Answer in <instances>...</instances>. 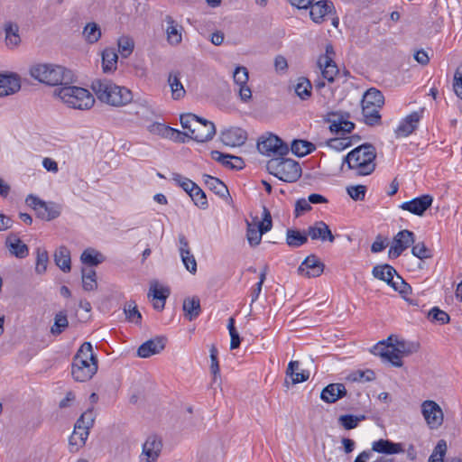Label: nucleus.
<instances>
[{
    "label": "nucleus",
    "instance_id": "052dcab7",
    "mask_svg": "<svg viewBox=\"0 0 462 462\" xmlns=\"http://www.w3.org/2000/svg\"><path fill=\"white\" fill-rule=\"evenodd\" d=\"M327 144L336 150V151H343L351 146V138L346 137H337L331 138L328 141Z\"/></svg>",
    "mask_w": 462,
    "mask_h": 462
},
{
    "label": "nucleus",
    "instance_id": "c85d7f7f",
    "mask_svg": "<svg viewBox=\"0 0 462 462\" xmlns=\"http://www.w3.org/2000/svg\"><path fill=\"white\" fill-rule=\"evenodd\" d=\"M307 231L289 228L286 231V244L292 248L300 247L308 242Z\"/></svg>",
    "mask_w": 462,
    "mask_h": 462
},
{
    "label": "nucleus",
    "instance_id": "2eb2a0df",
    "mask_svg": "<svg viewBox=\"0 0 462 462\" xmlns=\"http://www.w3.org/2000/svg\"><path fill=\"white\" fill-rule=\"evenodd\" d=\"M347 394L345 384L340 383H329L320 393V399L326 403H335Z\"/></svg>",
    "mask_w": 462,
    "mask_h": 462
},
{
    "label": "nucleus",
    "instance_id": "bb28decb",
    "mask_svg": "<svg viewBox=\"0 0 462 462\" xmlns=\"http://www.w3.org/2000/svg\"><path fill=\"white\" fill-rule=\"evenodd\" d=\"M202 177L206 186L214 193H216L221 198H225L227 195H229V191L226 185L219 179L208 174H203Z\"/></svg>",
    "mask_w": 462,
    "mask_h": 462
},
{
    "label": "nucleus",
    "instance_id": "0e129e2a",
    "mask_svg": "<svg viewBox=\"0 0 462 462\" xmlns=\"http://www.w3.org/2000/svg\"><path fill=\"white\" fill-rule=\"evenodd\" d=\"M233 78L236 85H246L249 79L247 69L241 66L236 67L234 71Z\"/></svg>",
    "mask_w": 462,
    "mask_h": 462
},
{
    "label": "nucleus",
    "instance_id": "a18cd8bd",
    "mask_svg": "<svg viewBox=\"0 0 462 462\" xmlns=\"http://www.w3.org/2000/svg\"><path fill=\"white\" fill-rule=\"evenodd\" d=\"M311 83L304 77L299 78L295 87V92L302 100L308 99L311 96Z\"/></svg>",
    "mask_w": 462,
    "mask_h": 462
},
{
    "label": "nucleus",
    "instance_id": "13d9d810",
    "mask_svg": "<svg viewBox=\"0 0 462 462\" xmlns=\"http://www.w3.org/2000/svg\"><path fill=\"white\" fill-rule=\"evenodd\" d=\"M134 50V42L128 37H121L118 39V51L124 58H127Z\"/></svg>",
    "mask_w": 462,
    "mask_h": 462
},
{
    "label": "nucleus",
    "instance_id": "f8f14e48",
    "mask_svg": "<svg viewBox=\"0 0 462 462\" xmlns=\"http://www.w3.org/2000/svg\"><path fill=\"white\" fill-rule=\"evenodd\" d=\"M433 198L430 195H421L401 205V208L416 216H423L426 210L431 207Z\"/></svg>",
    "mask_w": 462,
    "mask_h": 462
},
{
    "label": "nucleus",
    "instance_id": "f257e3e1",
    "mask_svg": "<svg viewBox=\"0 0 462 462\" xmlns=\"http://www.w3.org/2000/svg\"><path fill=\"white\" fill-rule=\"evenodd\" d=\"M97 356L93 351L89 342H84L73 357L71 365V374L77 382H88L97 372Z\"/></svg>",
    "mask_w": 462,
    "mask_h": 462
},
{
    "label": "nucleus",
    "instance_id": "e433bc0d",
    "mask_svg": "<svg viewBox=\"0 0 462 462\" xmlns=\"http://www.w3.org/2000/svg\"><path fill=\"white\" fill-rule=\"evenodd\" d=\"M124 312L125 314V319L129 322H133L135 324H140L142 320V315L137 309V305L134 300H128L124 305Z\"/></svg>",
    "mask_w": 462,
    "mask_h": 462
},
{
    "label": "nucleus",
    "instance_id": "8fccbe9b",
    "mask_svg": "<svg viewBox=\"0 0 462 462\" xmlns=\"http://www.w3.org/2000/svg\"><path fill=\"white\" fill-rule=\"evenodd\" d=\"M348 379L353 382H372L375 379V374L371 369L356 370L349 374Z\"/></svg>",
    "mask_w": 462,
    "mask_h": 462
},
{
    "label": "nucleus",
    "instance_id": "774afa93",
    "mask_svg": "<svg viewBox=\"0 0 462 462\" xmlns=\"http://www.w3.org/2000/svg\"><path fill=\"white\" fill-rule=\"evenodd\" d=\"M453 88L456 95L462 99V66L455 72Z\"/></svg>",
    "mask_w": 462,
    "mask_h": 462
},
{
    "label": "nucleus",
    "instance_id": "bf43d9fd",
    "mask_svg": "<svg viewBox=\"0 0 462 462\" xmlns=\"http://www.w3.org/2000/svg\"><path fill=\"white\" fill-rule=\"evenodd\" d=\"M150 132L169 139L170 137H172V134L175 133L174 128L167 126L161 123L152 124L150 126Z\"/></svg>",
    "mask_w": 462,
    "mask_h": 462
},
{
    "label": "nucleus",
    "instance_id": "5fc2aeb1",
    "mask_svg": "<svg viewBox=\"0 0 462 462\" xmlns=\"http://www.w3.org/2000/svg\"><path fill=\"white\" fill-rule=\"evenodd\" d=\"M446 452L447 443L444 439H440L429 457L428 462H443Z\"/></svg>",
    "mask_w": 462,
    "mask_h": 462
},
{
    "label": "nucleus",
    "instance_id": "4be33fe9",
    "mask_svg": "<svg viewBox=\"0 0 462 462\" xmlns=\"http://www.w3.org/2000/svg\"><path fill=\"white\" fill-rule=\"evenodd\" d=\"M184 317L189 321L196 319L201 313L200 300L197 296L185 298L182 304Z\"/></svg>",
    "mask_w": 462,
    "mask_h": 462
},
{
    "label": "nucleus",
    "instance_id": "cd10ccee",
    "mask_svg": "<svg viewBox=\"0 0 462 462\" xmlns=\"http://www.w3.org/2000/svg\"><path fill=\"white\" fill-rule=\"evenodd\" d=\"M36 214L38 217L46 221H51L60 215V208L53 202L47 203L42 201Z\"/></svg>",
    "mask_w": 462,
    "mask_h": 462
},
{
    "label": "nucleus",
    "instance_id": "c03bdc74",
    "mask_svg": "<svg viewBox=\"0 0 462 462\" xmlns=\"http://www.w3.org/2000/svg\"><path fill=\"white\" fill-rule=\"evenodd\" d=\"M69 327L67 313L65 310L55 315L54 324L51 328L52 335H60Z\"/></svg>",
    "mask_w": 462,
    "mask_h": 462
},
{
    "label": "nucleus",
    "instance_id": "79ce46f5",
    "mask_svg": "<svg viewBox=\"0 0 462 462\" xmlns=\"http://www.w3.org/2000/svg\"><path fill=\"white\" fill-rule=\"evenodd\" d=\"M89 431L86 429H76V425L74 426V430L71 436L69 437V443L71 447H76V450L79 449V447L85 445L86 440Z\"/></svg>",
    "mask_w": 462,
    "mask_h": 462
},
{
    "label": "nucleus",
    "instance_id": "4468645a",
    "mask_svg": "<svg viewBox=\"0 0 462 462\" xmlns=\"http://www.w3.org/2000/svg\"><path fill=\"white\" fill-rule=\"evenodd\" d=\"M310 7V18L317 23H322L326 14L336 13L334 4L328 0H320L312 3Z\"/></svg>",
    "mask_w": 462,
    "mask_h": 462
},
{
    "label": "nucleus",
    "instance_id": "9d476101",
    "mask_svg": "<svg viewBox=\"0 0 462 462\" xmlns=\"http://www.w3.org/2000/svg\"><path fill=\"white\" fill-rule=\"evenodd\" d=\"M324 263L316 254L307 256L298 268V273L308 278L319 277L324 271Z\"/></svg>",
    "mask_w": 462,
    "mask_h": 462
},
{
    "label": "nucleus",
    "instance_id": "dca6fc26",
    "mask_svg": "<svg viewBox=\"0 0 462 462\" xmlns=\"http://www.w3.org/2000/svg\"><path fill=\"white\" fill-rule=\"evenodd\" d=\"M307 233L312 240L319 239L323 242L328 241L330 243H333L335 240L329 226L324 221H317L313 226H309Z\"/></svg>",
    "mask_w": 462,
    "mask_h": 462
},
{
    "label": "nucleus",
    "instance_id": "3c124183",
    "mask_svg": "<svg viewBox=\"0 0 462 462\" xmlns=\"http://www.w3.org/2000/svg\"><path fill=\"white\" fill-rule=\"evenodd\" d=\"M428 318L431 321L438 322L441 325L448 324L450 321L449 315L438 307H434L429 311Z\"/></svg>",
    "mask_w": 462,
    "mask_h": 462
},
{
    "label": "nucleus",
    "instance_id": "58836bf2",
    "mask_svg": "<svg viewBox=\"0 0 462 462\" xmlns=\"http://www.w3.org/2000/svg\"><path fill=\"white\" fill-rule=\"evenodd\" d=\"M5 41L7 45L17 46L21 40L18 34L19 27L11 22L5 24Z\"/></svg>",
    "mask_w": 462,
    "mask_h": 462
},
{
    "label": "nucleus",
    "instance_id": "680f3d73",
    "mask_svg": "<svg viewBox=\"0 0 462 462\" xmlns=\"http://www.w3.org/2000/svg\"><path fill=\"white\" fill-rule=\"evenodd\" d=\"M194 204L201 208H206L208 200L205 192L198 186L189 195Z\"/></svg>",
    "mask_w": 462,
    "mask_h": 462
},
{
    "label": "nucleus",
    "instance_id": "6e6d98bb",
    "mask_svg": "<svg viewBox=\"0 0 462 462\" xmlns=\"http://www.w3.org/2000/svg\"><path fill=\"white\" fill-rule=\"evenodd\" d=\"M201 118L194 114L188 113L181 115L180 120L181 126L189 131V134H191V129L195 127Z\"/></svg>",
    "mask_w": 462,
    "mask_h": 462
},
{
    "label": "nucleus",
    "instance_id": "6e6552de",
    "mask_svg": "<svg viewBox=\"0 0 462 462\" xmlns=\"http://www.w3.org/2000/svg\"><path fill=\"white\" fill-rule=\"evenodd\" d=\"M421 413L431 430L439 429L444 420V414L440 406L434 401L427 400L421 404Z\"/></svg>",
    "mask_w": 462,
    "mask_h": 462
},
{
    "label": "nucleus",
    "instance_id": "37998d69",
    "mask_svg": "<svg viewBox=\"0 0 462 462\" xmlns=\"http://www.w3.org/2000/svg\"><path fill=\"white\" fill-rule=\"evenodd\" d=\"M83 36L88 43L97 42L101 37V30L97 23H88L83 30Z\"/></svg>",
    "mask_w": 462,
    "mask_h": 462
},
{
    "label": "nucleus",
    "instance_id": "603ef678",
    "mask_svg": "<svg viewBox=\"0 0 462 462\" xmlns=\"http://www.w3.org/2000/svg\"><path fill=\"white\" fill-rule=\"evenodd\" d=\"M366 190V186L361 184L346 187L347 194L355 201H363L365 199Z\"/></svg>",
    "mask_w": 462,
    "mask_h": 462
},
{
    "label": "nucleus",
    "instance_id": "f03ea898",
    "mask_svg": "<svg viewBox=\"0 0 462 462\" xmlns=\"http://www.w3.org/2000/svg\"><path fill=\"white\" fill-rule=\"evenodd\" d=\"M376 149L369 143H363L350 151L344 158L343 162L348 169L355 170L356 176L372 174L375 168Z\"/></svg>",
    "mask_w": 462,
    "mask_h": 462
},
{
    "label": "nucleus",
    "instance_id": "a878e982",
    "mask_svg": "<svg viewBox=\"0 0 462 462\" xmlns=\"http://www.w3.org/2000/svg\"><path fill=\"white\" fill-rule=\"evenodd\" d=\"M55 264L64 273L71 270L70 252L66 246H60L54 254Z\"/></svg>",
    "mask_w": 462,
    "mask_h": 462
},
{
    "label": "nucleus",
    "instance_id": "aec40b11",
    "mask_svg": "<svg viewBox=\"0 0 462 462\" xmlns=\"http://www.w3.org/2000/svg\"><path fill=\"white\" fill-rule=\"evenodd\" d=\"M420 118L421 115L419 112H412L407 116L395 130L396 135L408 136L411 134L417 128Z\"/></svg>",
    "mask_w": 462,
    "mask_h": 462
},
{
    "label": "nucleus",
    "instance_id": "20e7f679",
    "mask_svg": "<svg viewBox=\"0 0 462 462\" xmlns=\"http://www.w3.org/2000/svg\"><path fill=\"white\" fill-rule=\"evenodd\" d=\"M30 75L41 83L50 86H62L73 82L71 70L55 64H35L30 69Z\"/></svg>",
    "mask_w": 462,
    "mask_h": 462
},
{
    "label": "nucleus",
    "instance_id": "7c9ffc66",
    "mask_svg": "<svg viewBox=\"0 0 462 462\" xmlns=\"http://www.w3.org/2000/svg\"><path fill=\"white\" fill-rule=\"evenodd\" d=\"M315 149L316 146L314 143L300 139L293 140L291 146L292 153L298 157H304L307 154L311 153Z\"/></svg>",
    "mask_w": 462,
    "mask_h": 462
},
{
    "label": "nucleus",
    "instance_id": "5701e85b",
    "mask_svg": "<svg viewBox=\"0 0 462 462\" xmlns=\"http://www.w3.org/2000/svg\"><path fill=\"white\" fill-rule=\"evenodd\" d=\"M5 245L11 254L17 258H25L29 254L28 246L14 235H11L7 237Z\"/></svg>",
    "mask_w": 462,
    "mask_h": 462
},
{
    "label": "nucleus",
    "instance_id": "1a4fd4ad",
    "mask_svg": "<svg viewBox=\"0 0 462 462\" xmlns=\"http://www.w3.org/2000/svg\"><path fill=\"white\" fill-rule=\"evenodd\" d=\"M162 448V439L158 436H149L143 445L140 462H156L161 454Z\"/></svg>",
    "mask_w": 462,
    "mask_h": 462
},
{
    "label": "nucleus",
    "instance_id": "6ab92c4d",
    "mask_svg": "<svg viewBox=\"0 0 462 462\" xmlns=\"http://www.w3.org/2000/svg\"><path fill=\"white\" fill-rule=\"evenodd\" d=\"M21 82L16 75H0V97H6L18 92Z\"/></svg>",
    "mask_w": 462,
    "mask_h": 462
},
{
    "label": "nucleus",
    "instance_id": "393cba45",
    "mask_svg": "<svg viewBox=\"0 0 462 462\" xmlns=\"http://www.w3.org/2000/svg\"><path fill=\"white\" fill-rule=\"evenodd\" d=\"M384 104V97L383 93L374 88H371L367 89L362 98L361 106H368L373 107H383Z\"/></svg>",
    "mask_w": 462,
    "mask_h": 462
},
{
    "label": "nucleus",
    "instance_id": "864d4df0",
    "mask_svg": "<svg viewBox=\"0 0 462 462\" xmlns=\"http://www.w3.org/2000/svg\"><path fill=\"white\" fill-rule=\"evenodd\" d=\"M172 180L176 181V183L180 186L189 194V196L193 191V189H196L198 187V185L191 180L183 177L179 173H172Z\"/></svg>",
    "mask_w": 462,
    "mask_h": 462
},
{
    "label": "nucleus",
    "instance_id": "473e14b6",
    "mask_svg": "<svg viewBox=\"0 0 462 462\" xmlns=\"http://www.w3.org/2000/svg\"><path fill=\"white\" fill-rule=\"evenodd\" d=\"M117 53L114 49H106L102 52V69L105 73H109L116 69Z\"/></svg>",
    "mask_w": 462,
    "mask_h": 462
},
{
    "label": "nucleus",
    "instance_id": "f704fd0d",
    "mask_svg": "<svg viewBox=\"0 0 462 462\" xmlns=\"http://www.w3.org/2000/svg\"><path fill=\"white\" fill-rule=\"evenodd\" d=\"M382 107H373L362 106V114L364 121L367 125L374 126L381 124V115L379 113Z\"/></svg>",
    "mask_w": 462,
    "mask_h": 462
},
{
    "label": "nucleus",
    "instance_id": "e2e57ef3",
    "mask_svg": "<svg viewBox=\"0 0 462 462\" xmlns=\"http://www.w3.org/2000/svg\"><path fill=\"white\" fill-rule=\"evenodd\" d=\"M411 254L420 260L428 259L432 256L430 250L425 245L423 242L413 245L411 248Z\"/></svg>",
    "mask_w": 462,
    "mask_h": 462
},
{
    "label": "nucleus",
    "instance_id": "ea45409f",
    "mask_svg": "<svg viewBox=\"0 0 462 462\" xmlns=\"http://www.w3.org/2000/svg\"><path fill=\"white\" fill-rule=\"evenodd\" d=\"M365 420V415H353V414H345L341 415L338 418V423L340 426H342L345 430H350L353 429H356L359 422Z\"/></svg>",
    "mask_w": 462,
    "mask_h": 462
},
{
    "label": "nucleus",
    "instance_id": "b1692460",
    "mask_svg": "<svg viewBox=\"0 0 462 462\" xmlns=\"http://www.w3.org/2000/svg\"><path fill=\"white\" fill-rule=\"evenodd\" d=\"M372 273L375 278L386 282L390 286L398 275L396 270L387 263L374 266Z\"/></svg>",
    "mask_w": 462,
    "mask_h": 462
},
{
    "label": "nucleus",
    "instance_id": "7ed1b4c3",
    "mask_svg": "<svg viewBox=\"0 0 462 462\" xmlns=\"http://www.w3.org/2000/svg\"><path fill=\"white\" fill-rule=\"evenodd\" d=\"M91 88L99 101L112 106H125L133 99L130 89L117 86L106 79H95L91 84Z\"/></svg>",
    "mask_w": 462,
    "mask_h": 462
},
{
    "label": "nucleus",
    "instance_id": "2f4dec72",
    "mask_svg": "<svg viewBox=\"0 0 462 462\" xmlns=\"http://www.w3.org/2000/svg\"><path fill=\"white\" fill-rule=\"evenodd\" d=\"M180 76L179 72H171L168 78V83L171 89L172 98L175 100L182 98L186 93L183 85L180 80Z\"/></svg>",
    "mask_w": 462,
    "mask_h": 462
},
{
    "label": "nucleus",
    "instance_id": "a19ab883",
    "mask_svg": "<svg viewBox=\"0 0 462 462\" xmlns=\"http://www.w3.org/2000/svg\"><path fill=\"white\" fill-rule=\"evenodd\" d=\"M415 242V237L413 232L404 229L397 233V235L393 238V243H396L398 245H401V248H403L405 251L408 247H410Z\"/></svg>",
    "mask_w": 462,
    "mask_h": 462
},
{
    "label": "nucleus",
    "instance_id": "9b49d317",
    "mask_svg": "<svg viewBox=\"0 0 462 462\" xmlns=\"http://www.w3.org/2000/svg\"><path fill=\"white\" fill-rule=\"evenodd\" d=\"M215 134V125L211 121L201 118L195 127L191 129V134L189 137L197 142L204 143L211 140Z\"/></svg>",
    "mask_w": 462,
    "mask_h": 462
},
{
    "label": "nucleus",
    "instance_id": "39448f33",
    "mask_svg": "<svg viewBox=\"0 0 462 462\" xmlns=\"http://www.w3.org/2000/svg\"><path fill=\"white\" fill-rule=\"evenodd\" d=\"M54 96L58 97L67 106L74 109L87 110L95 104L93 95L86 88L71 84L57 88Z\"/></svg>",
    "mask_w": 462,
    "mask_h": 462
},
{
    "label": "nucleus",
    "instance_id": "69168bd1",
    "mask_svg": "<svg viewBox=\"0 0 462 462\" xmlns=\"http://www.w3.org/2000/svg\"><path fill=\"white\" fill-rule=\"evenodd\" d=\"M389 350H391L389 345L386 344V341L382 340L373 346L371 352L385 359L388 356Z\"/></svg>",
    "mask_w": 462,
    "mask_h": 462
},
{
    "label": "nucleus",
    "instance_id": "f3484780",
    "mask_svg": "<svg viewBox=\"0 0 462 462\" xmlns=\"http://www.w3.org/2000/svg\"><path fill=\"white\" fill-rule=\"evenodd\" d=\"M247 134L239 127H233L222 132L221 141L227 146H240L245 143Z\"/></svg>",
    "mask_w": 462,
    "mask_h": 462
},
{
    "label": "nucleus",
    "instance_id": "de8ad7c7",
    "mask_svg": "<svg viewBox=\"0 0 462 462\" xmlns=\"http://www.w3.org/2000/svg\"><path fill=\"white\" fill-rule=\"evenodd\" d=\"M96 272L94 270L86 271L82 268V283L85 291H93L97 288Z\"/></svg>",
    "mask_w": 462,
    "mask_h": 462
},
{
    "label": "nucleus",
    "instance_id": "09e8293b",
    "mask_svg": "<svg viewBox=\"0 0 462 462\" xmlns=\"http://www.w3.org/2000/svg\"><path fill=\"white\" fill-rule=\"evenodd\" d=\"M48 262H49L48 252L43 248H37L35 272L39 274L44 273L47 270Z\"/></svg>",
    "mask_w": 462,
    "mask_h": 462
},
{
    "label": "nucleus",
    "instance_id": "4c0bfd02",
    "mask_svg": "<svg viewBox=\"0 0 462 462\" xmlns=\"http://www.w3.org/2000/svg\"><path fill=\"white\" fill-rule=\"evenodd\" d=\"M394 349L402 356H409L419 351L420 343L396 339Z\"/></svg>",
    "mask_w": 462,
    "mask_h": 462
},
{
    "label": "nucleus",
    "instance_id": "49530a36",
    "mask_svg": "<svg viewBox=\"0 0 462 462\" xmlns=\"http://www.w3.org/2000/svg\"><path fill=\"white\" fill-rule=\"evenodd\" d=\"M95 421L93 408L88 409L76 421V429H86L89 431Z\"/></svg>",
    "mask_w": 462,
    "mask_h": 462
},
{
    "label": "nucleus",
    "instance_id": "c9c22d12",
    "mask_svg": "<svg viewBox=\"0 0 462 462\" xmlns=\"http://www.w3.org/2000/svg\"><path fill=\"white\" fill-rule=\"evenodd\" d=\"M257 217L254 218V223H247L246 228V238L249 245L253 247L258 245L261 243L262 236L263 235V231L256 225Z\"/></svg>",
    "mask_w": 462,
    "mask_h": 462
},
{
    "label": "nucleus",
    "instance_id": "4d7b16f0",
    "mask_svg": "<svg viewBox=\"0 0 462 462\" xmlns=\"http://www.w3.org/2000/svg\"><path fill=\"white\" fill-rule=\"evenodd\" d=\"M391 287L399 291L403 298L411 292V285L408 284L399 274L395 277L393 282H392Z\"/></svg>",
    "mask_w": 462,
    "mask_h": 462
},
{
    "label": "nucleus",
    "instance_id": "a211bd4d",
    "mask_svg": "<svg viewBox=\"0 0 462 462\" xmlns=\"http://www.w3.org/2000/svg\"><path fill=\"white\" fill-rule=\"evenodd\" d=\"M318 65L321 69L323 79L332 83L335 77L338 74L339 69L333 60V58L328 55H322L319 58Z\"/></svg>",
    "mask_w": 462,
    "mask_h": 462
},
{
    "label": "nucleus",
    "instance_id": "72a5a7b5",
    "mask_svg": "<svg viewBox=\"0 0 462 462\" xmlns=\"http://www.w3.org/2000/svg\"><path fill=\"white\" fill-rule=\"evenodd\" d=\"M165 21L168 24L166 29L168 42L171 44H179L181 42V33L178 29V23L170 15L166 16Z\"/></svg>",
    "mask_w": 462,
    "mask_h": 462
},
{
    "label": "nucleus",
    "instance_id": "412c9836",
    "mask_svg": "<svg viewBox=\"0 0 462 462\" xmlns=\"http://www.w3.org/2000/svg\"><path fill=\"white\" fill-rule=\"evenodd\" d=\"M372 450L377 453L393 455L404 452L402 443H394L389 439H381L372 444Z\"/></svg>",
    "mask_w": 462,
    "mask_h": 462
},
{
    "label": "nucleus",
    "instance_id": "0eeeda50",
    "mask_svg": "<svg viewBox=\"0 0 462 462\" xmlns=\"http://www.w3.org/2000/svg\"><path fill=\"white\" fill-rule=\"evenodd\" d=\"M260 153L266 156H284L289 153V146L278 135L269 134L267 137H262L257 143Z\"/></svg>",
    "mask_w": 462,
    "mask_h": 462
},
{
    "label": "nucleus",
    "instance_id": "338daca9",
    "mask_svg": "<svg viewBox=\"0 0 462 462\" xmlns=\"http://www.w3.org/2000/svg\"><path fill=\"white\" fill-rule=\"evenodd\" d=\"M181 261L185 265L186 269L191 273H195L197 272V262L194 255L189 252V254H180Z\"/></svg>",
    "mask_w": 462,
    "mask_h": 462
},
{
    "label": "nucleus",
    "instance_id": "ddd939ff",
    "mask_svg": "<svg viewBox=\"0 0 462 462\" xmlns=\"http://www.w3.org/2000/svg\"><path fill=\"white\" fill-rule=\"evenodd\" d=\"M165 337H156L143 343L137 349V356L141 358H148L159 354L165 347Z\"/></svg>",
    "mask_w": 462,
    "mask_h": 462
},
{
    "label": "nucleus",
    "instance_id": "423d86ee",
    "mask_svg": "<svg viewBox=\"0 0 462 462\" xmlns=\"http://www.w3.org/2000/svg\"><path fill=\"white\" fill-rule=\"evenodd\" d=\"M267 171L285 182H295L301 177L300 163L292 159L273 158L267 162Z\"/></svg>",
    "mask_w": 462,
    "mask_h": 462
},
{
    "label": "nucleus",
    "instance_id": "c756f323",
    "mask_svg": "<svg viewBox=\"0 0 462 462\" xmlns=\"http://www.w3.org/2000/svg\"><path fill=\"white\" fill-rule=\"evenodd\" d=\"M80 261L88 266H97L105 261V256L94 248H87L80 255Z\"/></svg>",
    "mask_w": 462,
    "mask_h": 462
}]
</instances>
